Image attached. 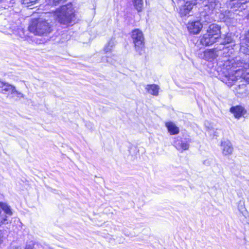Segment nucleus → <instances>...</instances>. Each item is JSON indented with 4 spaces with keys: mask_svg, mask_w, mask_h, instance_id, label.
<instances>
[{
    "mask_svg": "<svg viewBox=\"0 0 249 249\" xmlns=\"http://www.w3.org/2000/svg\"><path fill=\"white\" fill-rule=\"evenodd\" d=\"M223 43L225 45L222 49L223 56L217 62V71L223 75L222 81L229 87L238 80L249 82V55L231 56L234 52L235 43L231 34L226 35Z\"/></svg>",
    "mask_w": 249,
    "mask_h": 249,
    "instance_id": "obj_1",
    "label": "nucleus"
},
{
    "mask_svg": "<svg viewBox=\"0 0 249 249\" xmlns=\"http://www.w3.org/2000/svg\"><path fill=\"white\" fill-rule=\"evenodd\" d=\"M53 15L60 24L67 26L74 23L75 19L74 10L71 3L61 6Z\"/></svg>",
    "mask_w": 249,
    "mask_h": 249,
    "instance_id": "obj_2",
    "label": "nucleus"
},
{
    "mask_svg": "<svg viewBox=\"0 0 249 249\" xmlns=\"http://www.w3.org/2000/svg\"><path fill=\"white\" fill-rule=\"evenodd\" d=\"M29 30L36 35H47L52 31L51 25L49 19L43 18L34 19L31 21Z\"/></svg>",
    "mask_w": 249,
    "mask_h": 249,
    "instance_id": "obj_3",
    "label": "nucleus"
},
{
    "mask_svg": "<svg viewBox=\"0 0 249 249\" xmlns=\"http://www.w3.org/2000/svg\"><path fill=\"white\" fill-rule=\"evenodd\" d=\"M131 37L136 51L142 54L144 48V39L142 32L139 29H135L132 31Z\"/></svg>",
    "mask_w": 249,
    "mask_h": 249,
    "instance_id": "obj_4",
    "label": "nucleus"
},
{
    "mask_svg": "<svg viewBox=\"0 0 249 249\" xmlns=\"http://www.w3.org/2000/svg\"><path fill=\"white\" fill-rule=\"evenodd\" d=\"M220 55H223V51L217 48L207 49L200 54L203 59L209 61L214 60Z\"/></svg>",
    "mask_w": 249,
    "mask_h": 249,
    "instance_id": "obj_5",
    "label": "nucleus"
},
{
    "mask_svg": "<svg viewBox=\"0 0 249 249\" xmlns=\"http://www.w3.org/2000/svg\"><path fill=\"white\" fill-rule=\"evenodd\" d=\"M196 1L197 0H191L184 1V4L179 8L180 16L182 17L189 14L194 6L197 4Z\"/></svg>",
    "mask_w": 249,
    "mask_h": 249,
    "instance_id": "obj_6",
    "label": "nucleus"
},
{
    "mask_svg": "<svg viewBox=\"0 0 249 249\" xmlns=\"http://www.w3.org/2000/svg\"><path fill=\"white\" fill-rule=\"evenodd\" d=\"M191 141L189 139L177 138L174 141V146L179 151L186 150L189 148Z\"/></svg>",
    "mask_w": 249,
    "mask_h": 249,
    "instance_id": "obj_7",
    "label": "nucleus"
},
{
    "mask_svg": "<svg viewBox=\"0 0 249 249\" xmlns=\"http://www.w3.org/2000/svg\"><path fill=\"white\" fill-rule=\"evenodd\" d=\"M199 1H202L203 5L205 7V10H209V12L219 10L221 7L220 3L216 0H200Z\"/></svg>",
    "mask_w": 249,
    "mask_h": 249,
    "instance_id": "obj_8",
    "label": "nucleus"
},
{
    "mask_svg": "<svg viewBox=\"0 0 249 249\" xmlns=\"http://www.w3.org/2000/svg\"><path fill=\"white\" fill-rule=\"evenodd\" d=\"M221 148L223 154L225 156L231 155L233 151L232 144L229 140L221 142Z\"/></svg>",
    "mask_w": 249,
    "mask_h": 249,
    "instance_id": "obj_9",
    "label": "nucleus"
},
{
    "mask_svg": "<svg viewBox=\"0 0 249 249\" xmlns=\"http://www.w3.org/2000/svg\"><path fill=\"white\" fill-rule=\"evenodd\" d=\"M202 28V25L199 21L189 22L187 25V28L189 31L194 34L199 33Z\"/></svg>",
    "mask_w": 249,
    "mask_h": 249,
    "instance_id": "obj_10",
    "label": "nucleus"
},
{
    "mask_svg": "<svg viewBox=\"0 0 249 249\" xmlns=\"http://www.w3.org/2000/svg\"><path fill=\"white\" fill-rule=\"evenodd\" d=\"M240 51L243 55H249V31L241 42Z\"/></svg>",
    "mask_w": 249,
    "mask_h": 249,
    "instance_id": "obj_11",
    "label": "nucleus"
},
{
    "mask_svg": "<svg viewBox=\"0 0 249 249\" xmlns=\"http://www.w3.org/2000/svg\"><path fill=\"white\" fill-rule=\"evenodd\" d=\"M206 33L217 39L220 36V27L216 24H212L209 26Z\"/></svg>",
    "mask_w": 249,
    "mask_h": 249,
    "instance_id": "obj_12",
    "label": "nucleus"
},
{
    "mask_svg": "<svg viewBox=\"0 0 249 249\" xmlns=\"http://www.w3.org/2000/svg\"><path fill=\"white\" fill-rule=\"evenodd\" d=\"M230 112L236 119H239L246 113L245 108L241 106H236L231 107Z\"/></svg>",
    "mask_w": 249,
    "mask_h": 249,
    "instance_id": "obj_13",
    "label": "nucleus"
},
{
    "mask_svg": "<svg viewBox=\"0 0 249 249\" xmlns=\"http://www.w3.org/2000/svg\"><path fill=\"white\" fill-rule=\"evenodd\" d=\"M216 40L213 36L206 33L201 38L200 42L203 45L209 46L216 42Z\"/></svg>",
    "mask_w": 249,
    "mask_h": 249,
    "instance_id": "obj_14",
    "label": "nucleus"
},
{
    "mask_svg": "<svg viewBox=\"0 0 249 249\" xmlns=\"http://www.w3.org/2000/svg\"><path fill=\"white\" fill-rule=\"evenodd\" d=\"M14 87L8 83L0 81V92L3 94H11Z\"/></svg>",
    "mask_w": 249,
    "mask_h": 249,
    "instance_id": "obj_15",
    "label": "nucleus"
},
{
    "mask_svg": "<svg viewBox=\"0 0 249 249\" xmlns=\"http://www.w3.org/2000/svg\"><path fill=\"white\" fill-rule=\"evenodd\" d=\"M160 88L156 84L147 85L145 87L146 91L151 95L157 96Z\"/></svg>",
    "mask_w": 249,
    "mask_h": 249,
    "instance_id": "obj_16",
    "label": "nucleus"
},
{
    "mask_svg": "<svg viewBox=\"0 0 249 249\" xmlns=\"http://www.w3.org/2000/svg\"><path fill=\"white\" fill-rule=\"evenodd\" d=\"M165 125L171 135L177 134L179 133V128L173 122H167Z\"/></svg>",
    "mask_w": 249,
    "mask_h": 249,
    "instance_id": "obj_17",
    "label": "nucleus"
},
{
    "mask_svg": "<svg viewBox=\"0 0 249 249\" xmlns=\"http://www.w3.org/2000/svg\"><path fill=\"white\" fill-rule=\"evenodd\" d=\"M0 207L4 211L5 214H6L10 216L12 215L13 213L11 207L6 203L0 202Z\"/></svg>",
    "mask_w": 249,
    "mask_h": 249,
    "instance_id": "obj_18",
    "label": "nucleus"
},
{
    "mask_svg": "<svg viewBox=\"0 0 249 249\" xmlns=\"http://www.w3.org/2000/svg\"><path fill=\"white\" fill-rule=\"evenodd\" d=\"M115 46V41L113 39H111L108 41L107 44L104 47V51L106 53H108L112 51Z\"/></svg>",
    "mask_w": 249,
    "mask_h": 249,
    "instance_id": "obj_19",
    "label": "nucleus"
},
{
    "mask_svg": "<svg viewBox=\"0 0 249 249\" xmlns=\"http://www.w3.org/2000/svg\"><path fill=\"white\" fill-rule=\"evenodd\" d=\"M134 6L138 12L142 11L143 7V0H132Z\"/></svg>",
    "mask_w": 249,
    "mask_h": 249,
    "instance_id": "obj_20",
    "label": "nucleus"
},
{
    "mask_svg": "<svg viewBox=\"0 0 249 249\" xmlns=\"http://www.w3.org/2000/svg\"><path fill=\"white\" fill-rule=\"evenodd\" d=\"M66 0H46V6H56L59 4L64 2Z\"/></svg>",
    "mask_w": 249,
    "mask_h": 249,
    "instance_id": "obj_21",
    "label": "nucleus"
},
{
    "mask_svg": "<svg viewBox=\"0 0 249 249\" xmlns=\"http://www.w3.org/2000/svg\"><path fill=\"white\" fill-rule=\"evenodd\" d=\"M2 6L4 8L12 7L15 3V0H0Z\"/></svg>",
    "mask_w": 249,
    "mask_h": 249,
    "instance_id": "obj_22",
    "label": "nucleus"
},
{
    "mask_svg": "<svg viewBox=\"0 0 249 249\" xmlns=\"http://www.w3.org/2000/svg\"><path fill=\"white\" fill-rule=\"evenodd\" d=\"M12 97H17V99H20L21 98H24V95L21 92L16 90L15 87L14 89L12 92Z\"/></svg>",
    "mask_w": 249,
    "mask_h": 249,
    "instance_id": "obj_23",
    "label": "nucleus"
},
{
    "mask_svg": "<svg viewBox=\"0 0 249 249\" xmlns=\"http://www.w3.org/2000/svg\"><path fill=\"white\" fill-rule=\"evenodd\" d=\"M7 216L0 211V226L7 223Z\"/></svg>",
    "mask_w": 249,
    "mask_h": 249,
    "instance_id": "obj_24",
    "label": "nucleus"
},
{
    "mask_svg": "<svg viewBox=\"0 0 249 249\" xmlns=\"http://www.w3.org/2000/svg\"><path fill=\"white\" fill-rule=\"evenodd\" d=\"M102 59L103 62H106L111 64H112L113 62V59H112L111 57L109 56H106L105 57H103Z\"/></svg>",
    "mask_w": 249,
    "mask_h": 249,
    "instance_id": "obj_25",
    "label": "nucleus"
},
{
    "mask_svg": "<svg viewBox=\"0 0 249 249\" xmlns=\"http://www.w3.org/2000/svg\"><path fill=\"white\" fill-rule=\"evenodd\" d=\"M37 0H23V3L28 4V6H31L36 3Z\"/></svg>",
    "mask_w": 249,
    "mask_h": 249,
    "instance_id": "obj_26",
    "label": "nucleus"
},
{
    "mask_svg": "<svg viewBox=\"0 0 249 249\" xmlns=\"http://www.w3.org/2000/svg\"><path fill=\"white\" fill-rule=\"evenodd\" d=\"M245 88V85L244 84H241L238 86H235L234 88V90L237 93H240V91H238V89H244Z\"/></svg>",
    "mask_w": 249,
    "mask_h": 249,
    "instance_id": "obj_27",
    "label": "nucleus"
},
{
    "mask_svg": "<svg viewBox=\"0 0 249 249\" xmlns=\"http://www.w3.org/2000/svg\"><path fill=\"white\" fill-rule=\"evenodd\" d=\"M208 132L210 135H213L214 136H217V134L216 133V130H214V129H210L209 127H208Z\"/></svg>",
    "mask_w": 249,
    "mask_h": 249,
    "instance_id": "obj_28",
    "label": "nucleus"
},
{
    "mask_svg": "<svg viewBox=\"0 0 249 249\" xmlns=\"http://www.w3.org/2000/svg\"><path fill=\"white\" fill-rule=\"evenodd\" d=\"M203 164L206 166H209L211 164V161L209 160H206L203 161Z\"/></svg>",
    "mask_w": 249,
    "mask_h": 249,
    "instance_id": "obj_29",
    "label": "nucleus"
},
{
    "mask_svg": "<svg viewBox=\"0 0 249 249\" xmlns=\"http://www.w3.org/2000/svg\"><path fill=\"white\" fill-rule=\"evenodd\" d=\"M3 231L0 230V244L2 243L3 241Z\"/></svg>",
    "mask_w": 249,
    "mask_h": 249,
    "instance_id": "obj_30",
    "label": "nucleus"
},
{
    "mask_svg": "<svg viewBox=\"0 0 249 249\" xmlns=\"http://www.w3.org/2000/svg\"><path fill=\"white\" fill-rule=\"evenodd\" d=\"M11 249H21L19 247H14V246H13L12 247Z\"/></svg>",
    "mask_w": 249,
    "mask_h": 249,
    "instance_id": "obj_31",
    "label": "nucleus"
},
{
    "mask_svg": "<svg viewBox=\"0 0 249 249\" xmlns=\"http://www.w3.org/2000/svg\"><path fill=\"white\" fill-rule=\"evenodd\" d=\"M25 249H32V248L30 246H26Z\"/></svg>",
    "mask_w": 249,
    "mask_h": 249,
    "instance_id": "obj_32",
    "label": "nucleus"
},
{
    "mask_svg": "<svg viewBox=\"0 0 249 249\" xmlns=\"http://www.w3.org/2000/svg\"><path fill=\"white\" fill-rule=\"evenodd\" d=\"M7 33L8 34H11L12 33H14V31L12 30L11 32H8Z\"/></svg>",
    "mask_w": 249,
    "mask_h": 249,
    "instance_id": "obj_33",
    "label": "nucleus"
},
{
    "mask_svg": "<svg viewBox=\"0 0 249 249\" xmlns=\"http://www.w3.org/2000/svg\"><path fill=\"white\" fill-rule=\"evenodd\" d=\"M245 4V3L244 2H243V3H241V4L242 5H244Z\"/></svg>",
    "mask_w": 249,
    "mask_h": 249,
    "instance_id": "obj_34",
    "label": "nucleus"
}]
</instances>
